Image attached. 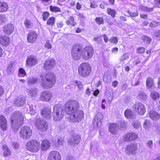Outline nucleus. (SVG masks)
Segmentation results:
<instances>
[{"label":"nucleus","instance_id":"f257e3e1","mask_svg":"<svg viewBox=\"0 0 160 160\" xmlns=\"http://www.w3.org/2000/svg\"><path fill=\"white\" fill-rule=\"evenodd\" d=\"M65 107L66 113L70 114L68 118L70 122H78L81 120L83 116V113L81 110H78L79 104L77 101L70 100L66 103Z\"/></svg>","mask_w":160,"mask_h":160},{"label":"nucleus","instance_id":"f03ea898","mask_svg":"<svg viewBox=\"0 0 160 160\" xmlns=\"http://www.w3.org/2000/svg\"><path fill=\"white\" fill-rule=\"evenodd\" d=\"M71 53L72 57L75 60H79L81 58L87 60L92 57L94 50L88 46L83 48L81 44H76L73 46Z\"/></svg>","mask_w":160,"mask_h":160},{"label":"nucleus","instance_id":"7ed1b4c3","mask_svg":"<svg viewBox=\"0 0 160 160\" xmlns=\"http://www.w3.org/2000/svg\"><path fill=\"white\" fill-rule=\"evenodd\" d=\"M12 129L17 131L23 124L24 117L22 113L18 111L13 112L10 118Z\"/></svg>","mask_w":160,"mask_h":160},{"label":"nucleus","instance_id":"20e7f679","mask_svg":"<svg viewBox=\"0 0 160 160\" xmlns=\"http://www.w3.org/2000/svg\"><path fill=\"white\" fill-rule=\"evenodd\" d=\"M40 77L41 84L45 88L52 87L56 82L55 75L52 72H48L43 75H41Z\"/></svg>","mask_w":160,"mask_h":160},{"label":"nucleus","instance_id":"39448f33","mask_svg":"<svg viewBox=\"0 0 160 160\" xmlns=\"http://www.w3.org/2000/svg\"><path fill=\"white\" fill-rule=\"evenodd\" d=\"M78 71V73L81 77H86L90 73L91 68L88 63H83L79 66Z\"/></svg>","mask_w":160,"mask_h":160},{"label":"nucleus","instance_id":"423d86ee","mask_svg":"<svg viewBox=\"0 0 160 160\" xmlns=\"http://www.w3.org/2000/svg\"><path fill=\"white\" fill-rule=\"evenodd\" d=\"M19 134L20 137L22 139L28 140L32 135V130L29 127H22L20 131Z\"/></svg>","mask_w":160,"mask_h":160},{"label":"nucleus","instance_id":"0eeeda50","mask_svg":"<svg viewBox=\"0 0 160 160\" xmlns=\"http://www.w3.org/2000/svg\"><path fill=\"white\" fill-rule=\"evenodd\" d=\"M28 150L33 152H38L40 148V144L37 141L32 140L29 141L26 144Z\"/></svg>","mask_w":160,"mask_h":160},{"label":"nucleus","instance_id":"6e6552de","mask_svg":"<svg viewBox=\"0 0 160 160\" xmlns=\"http://www.w3.org/2000/svg\"><path fill=\"white\" fill-rule=\"evenodd\" d=\"M64 112L62 108L56 106L54 107L52 112L53 119L55 121H59L64 116Z\"/></svg>","mask_w":160,"mask_h":160},{"label":"nucleus","instance_id":"1a4fd4ad","mask_svg":"<svg viewBox=\"0 0 160 160\" xmlns=\"http://www.w3.org/2000/svg\"><path fill=\"white\" fill-rule=\"evenodd\" d=\"M35 125L37 129L42 132L46 130L48 128V122L40 119L39 117L35 119Z\"/></svg>","mask_w":160,"mask_h":160},{"label":"nucleus","instance_id":"9d476101","mask_svg":"<svg viewBox=\"0 0 160 160\" xmlns=\"http://www.w3.org/2000/svg\"><path fill=\"white\" fill-rule=\"evenodd\" d=\"M132 108L140 115H143L146 112L144 105L139 102H135L132 106Z\"/></svg>","mask_w":160,"mask_h":160},{"label":"nucleus","instance_id":"9b49d317","mask_svg":"<svg viewBox=\"0 0 160 160\" xmlns=\"http://www.w3.org/2000/svg\"><path fill=\"white\" fill-rule=\"evenodd\" d=\"M138 146L137 143H132L128 145L125 148L126 152L128 154L135 153L138 149Z\"/></svg>","mask_w":160,"mask_h":160},{"label":"nucleus","instance_id":"f8f14e48","mask_svg":"<svg viewBox=\"0 0 160 160\" xmlns=\"http://www.w3.org/2000/svg\"><path fill=\"white\" fill-rule=\"evenodd\" d=\"M103 118V115L100 112L98 113L94 118L93 125L94 126L99 127L102 124V120Z\"/></svg>","mask_w":160,"mask_h":160},{"label":"nucleus","instance_id":"ddd939ff","mask_svg":"<svg viewBox=\"0 0 160 160\" xmlns=\"http://www.w3.org/2000/svg\"><path fill=\"white\" fill-rule=\"evenodd\" d=\"M48 160H61V154L58 152L52 151L49 154Z\"/></svg>","mask_w":160,"mask_h":160},{"label":"nucleus","instance_id":"4468645a","mask_svg":"<svg viewBox=\"0 0 160 160\" xmlns=\"http://www.w3.org/2000/svg\"><path fill=\"white\" fill-rule=\"evenodd\" d=\"M52 96V94L49 92L45 91L42 93L40 98L42 101L48 102L51 100Z\"/></svg>","mask_w":160,"mask_h":160},{"label":"nucleus","instance_id":"2eb2a0df","mask_svg":"<svg viewBox=\"0 0 160 160\" xmlns=\"http://www.w3.org/2000/svg\"><path fill=\"white\" fill-rule=\"evenodd\" d=\"M55 64V60L52 58L45 61L44 64L43 68L45 69H49L52 68Z\"/></svg>","mask_w":160,"mask_h":160},{"label":"nucleus","instance_id":"dca6fc26","mask_svg":"<svg viewBox=\"0 0 160 160\" xmlns=\"http://www.w3.org/2000/svg\"><path fill=\"white\" fill-rule=\"evenodd\" d=\"M26 99L25 97L20 96L14 101V104L16 106L22 107L26 103Z\"/></svg>","mask_w":160,"mask_h":160},{"label":"nucleus","instance_id":"f3484780","mask_svg":"<svg viewBox=\"0 0 160 160\" xmlns=\"http://www.w3.org/2000/svg\"><path fill=\"white\" fill-rule=\"evenodd\" d=\"M10 42L9 38L3 34H0V43L4 46H7Z\"/></svg>","mask_w":160,"mask_h":160},{"label":"nucleus","instance_id":"a211bd4d","mask_svg":"<svg viewBox=\"0 0 160 160\" xmlns=\"http://www.w3.org/2000/svg\"><path fill=\"white\" fill-rule=\"evenodd\" d=\"M7 122L5 117L3 115L0 116V127L3 131H6L7 128Z\"/></svg>","mask_w":160,"mask_h":160},{"label":"nucleus","instance_id":"6ab92c4d","mask_svg":"<svg viewBox=\"0 0 160 160\" xmlns=\"http://www.w3.org/2000/svg\"><path fill=\"white\" fill-rule=\"evenodd\" d=\"M38 62V59L33 56H30L28 57L26 60V64L30 66L35 65Z\"/></svg>","mask_w":160,"mask_h":160},{"label":"nucleus","instance_id":"aec40b11","mask_svg":"<svg viewBox=\"0 0 160 160\" xmlns=\"http://www.w3.org/2000/svg\"><path fill=\"white\" fill-rule=\"evenodd\" d=\"M80 138L78 135L73 136L70 139L68 142L71 146L77 145L80 142Z\"/></svg>","mask_w":160,"mask_h":160},{"label":"nucleus","instance_id":"412c9836","mask_svg":"<svg viewBox=\"0 0 160 160\" xmlns=\"http://www.w3.org/2000/svg\"><path fill=\"white\" fill-rule=\"evenodd\" d=\"M38 35L34 32H30L27 35L28 41L30 42H34L37 39Z\"/></svg>","mask_w":160,"mask_h":160},{"label":"nucleus","instance_id":"4be33fe9","mask_svg":"<svg viewBox=\"0 0 160 160\" xmlns=\"http://www.w3.org/2000/svg\"><path fill=\"white\" fill-rule=\"evenodd\" d=\"M138 137L137 135L134 133H128L124 136L125 141L128 142L135 140Z\"/></svg>","mask_w":160,"mask_h":160},{"label":"nucleus","instance_id":"5701e85b","mask_svg":"<svg viewBox=\"0 0 160 160\" xmlns=\"http://www.w3.org/2000/svg\"><path fill=\"white\" fill-rule=\"evenodd\" d=\"M14 27L13 25L8 24L5 25L3 28L4 32L8 35H10L14 31Z\"/></svg>","mask_w":160,"mask_h":160},{"label":"nucleus","instance_id":"b1692460","mask_svg":"<svg viewBox=\"0 0 160 160\" xmlns=\"http://www.w3.org/2000/svg\"><path fill=\"white\" fill-rule=\"evenodd\" d=\"M42 115L47 119H49L51 117V111L49 108H44L41 111Z\"/></svg>","mask_w":160,"mask_h":160},{"label":"nucleus","instance_id":"393cba45","mask_svg":"<svg viewBox=\"0 0 160 160\" xmlns=\"http://www.w3.org/2000/svg\"><path fill=\"white\" fill-rule=\"evenodd\" d=\"M50 147V143L47 140H44L42 141L41 145V149L43 151L47 150Z\"/></svg>","mask_w":160,"mask_h":160},{"label":"nucleus","instance_id":"a878e982","mask_svg":"<svg viewBox=\"0 0 160 160\" xmlns=\"http://www.w3.org/2000/svg\"><path fill=\"white\" fill-rule=\"evenodd\" d=\"M36 107L32 104H28L27 108V112L31 115H34L35 113Z\"/></svg>","mask_w":160,"mask_h":160},{"label":"nucleus","instance_id":"bb28decb","mask_svg":"<svg viewBox=\"0 0 160 160\" xmlns=\"http://www.w3.org/2000/svg\"><path fill=\"white\" fill-rule=\"evenodd\" d=\"M150 118L153 120L160 119V114L154 111L151 110L149 112Z\"/></svg>","mask_w":160,"mask_h":160},{"label":"nucleus","instance_id":"cd10ccee","mask_svg":"<svg viewBox=\"0 0 160 160\" xmlns=\"http://www.w3.org/2000/svg\"><path fill=\"white\" fill-rule=\"evenodd\" d=\"M119 129V126L117 124L112 123L110 124L109 129L110 132L112 134H115L117 130Z\"/></svg>","mask_w":160,"mask_h":160},{"label":"nucleus","instance_id":"c85d7f7f","mask_svg":"<svg viewBox=\"0 0 160 160\" xmlns=\"http://www.w3.org/2000/svg\"><path fill=\"white\" fill-rule=\"evenodd\" d=\"M8 4L4 2H0V12H6L8 9Z\"/></svg>","mask_w":160,"mask_h":160},{"label":"nucleus","instance_id":"c756f323","mask_svg":"<svg viewBox=\"0 0 160 160\" xmlns=\"http://www.w3.org/2000/svg\"><path fill=\"white\" fill-rule=\"evenodd\" d=\"M39 80L38 78L34 77H29L27 78L28 84H34L37 82Z\"/></svg>","mask_w":160,"mask_h":160},{"label":"nucleus","instance_id":"7c9ffc66","mask_svg":"<svg viewBox=\"0 0 160 160\" xmlns=\"http://www.w3.org/2000/svg\"><path fill=\"white\" fill-rule=\"evenodd\" d=\"M153 80L150 77L148 78L146 81V86L147 88H150L153 86Z\"/></svg>","mask_w":160,"mask_h":160},{"label":"nucleus","instance_id":"2f4dec72","mask_svg":"<svg viewBox=\"0 0 160 160\" xmlns=\"http://www.w3.org/2000/svg\"><path fill=\"white\" fill-rule=\"evenodd\" d=\"M3 149L4 150L3 155L5 157H7L10 155L11 151L9 149L7 146H3Z\"/></svg>","mask_w":160,"mask_h":160},{"label":"nucleus","instance_id":"473e14b6","mask_svg":"<svg viewBox=\"0 0 160 160\" xmlns=\"http://www.w3.org/2000/svg\"><path fill=\"white\" fill-rule=\"evenodd\" d=\"M147 98L146 94L142 92H140L137 96V98L139 100H145Z\"/></svg>","mask_w":160,"mask_h":160},{"label":"nucleus","instance_id":"72a5a7b5","mask_svg":"<svg viewBox=\"0 0 160 160\" xmlns=\"http://www.w3.org/2000/svg\"><path fill=\"white\" fill-rule=\"evenodd\" d=\"M24 23L25 27L27 28H31L33 26V24L31 21L27 19L25 20Z\"/></svg>","mask_w":160,"mask_h":160},{"label":"nucleus","instance_id":"f704fd0d","mask_svg":"<svg viewBox=\"0 0 160 160\" xmlns=\"http://www.w3.org/2000/svg\"><path fill=\"white\" fill-rule=\"evenodd\" d=\"M28 92L30 96L32 97L36 95L37 93V90L33 88L28 90Z\"/></svg>","mask_w":160,"mask_h":160},{"label":"nucleus","instance_id":"c9c22d12","mask_svg":"<svg viewBox=\"0 0 160 160\" xmlns=\"http://www.w3.org/2000/svg\"><path fill=\"white\" fill-rule=\"evenodd\" d=\"M124 115L127 118H131L132 116V112L130 110L127 109L125 111Z\"/></svg>","mask_w":160,"mask_h":160},{"label":"nucleus","instance_id":"e433bc0d","mask_svg":"<svg viewBox=\"0 0 160 160\" xmlns=\"http://www.w3.org/2000/svg\"><path fill=\"white\" fill-rule=\"evenodd\" d=\"M118 126H119V128H126L127 125V123L123 120H121L117 124Z\"/></svg>","mask_w":160,"mask_h":160},{"label":"nucleus","instance_id":"4c0bfd02","mask_svg":"<svg viewBox=\"0 0 160 160\" xmlns=\"http://www.w3.org/2000/svg\"><path fill=\"white\" fill-rule=\"evenodd\" d=\"M55 18L54 17L50 18L47 21V24L52 26L55 23Z\"/></svg>","mask_w":160,"mask_h":160},{"label":"nucleus","instance_id":"58836bf2","mask_svg":"<svg viewBox=\"0 0 160 160\" xmlns=\"http://www.w3.org/2000/svg\"><path fill=\"white\" fill-rule=\"evenodd\" d=\"M142 39L144 42H145L146 43H148V44L150 43L152 40L150 37L146 35L143 36L142 38Z\"/></svg>","mask_w":160,"mask_h":160},{"label":"nucleus","instance_id":"ea45409f","mask_svg":"<svg viewBox=\"0 0 160 160\" xmlns=\"http://www.w3.org/2000/svg\"><path fill=\"white\" fill-rule=\"evenodd\" d=\"M154 7L149 8L146 6H141L140 9L144 11L147 12H151L153 11Z\"/></svg>","mask_w":160,"mask_h":160},{"label":"nucleus","instance_id":"a19ab883","mask_svg":"<svg viewBox=\"0 0 160 160\" xmlns=\"http://www.w3.org/2000/svg\"><path fill=\"white\" fill-rule=\"evenodd\" d=\"M64 139L61 138L58 139L57 141L55 143V145L57 147H59L60 146L62 145L63 143Z\"/></svg>","mask_w":160,"mask_h":160},{"label":"nucleus","instance_id":"79ce46f5","mask_svg":"<svg viewBox=\"0 0 160 160\" xmlns=\"http://www.w3.org/2000/svg\"><path fill=\"white\" fill-rule=\"evenodd\" d=\"M75 86H77L79 90H82L83 89V86L82 83L79 81L76 80L74 83Z\"/></svg>","mask_w":160,"mask_h":160},{"label":"nucleus","instance_id":"37998d69","mask_svg":"<svg viewBox=\"0 0 160 160\" xmlns=\"http://www.w3.org/2000/svg\"><path fill=\"white\" fill-rule=\"evenodd\" d=\"M107 12L108 14L111 15L113 17H115V14L117 13L116 12L115 10L110 8L108 9Z\"/></svg>","mask_w":160,"mask_h":160},{"label":"nucleus","instance_id":"c03bdc74","mask_svg":"<svg viewBox=\"0 0 160 160\" xmlns=\"http://www.w3.org/2000/svg\"><path fill=\"white\" fill-rule=\"evenodd\" d=\"M50 11L52 12H60L61 9L58 7L51 5L50 7Z\"/></svg>","mask_w":160,"mask_h":160},{"label":"nucleus","instance_id":"a18cd8bd","mask_svg":"<svg viewBox=\"0 0 160 160\" xmlns=\"http://www.w3.org/2000/svg\"><path fill=\"white\" fill-rule=\"evenodd\" d=\"M7 71L9 74H10L14 71V68L12 66V64L11 63L8 66L7 68Z\"/></svg>","mask_w":160,"mask_h":160},{"label":"nucleus","instance_id":"49530a36","mask_svg":"<svg viewBox=\"0 0 160 160\" xmlns=\"http://www.w3.org/2000/svg\"><path fill=\"white\" fill-rule=\"evenodd\" d=\"M133 127L136 129H138L141 126V123L138 121H135L132 123Z\"/></svg>","mask_w":160,"mask_h":160},{"label":"nucleus","instance_id":"de8ad7c7","mask_svg":"<svg viewBox=\"0 0 160 160\" xmlns=\"http://www.w3.org/2000/svg\"><path fill=\"white\" fill-rule=\"evenodd\" d=\"M151 96L154 100H156L159 97L158 94L155 92H153L151 93Z\"/></svg>","mask_w":160,"mask_h":160},{"label":"nucleus","instance_id":"09e8293b","mask_svg":"<svg viewBox=\"0 0 160 160\" xmlns=\"http://www.w3.org/2000/svg\"><path fill=\"white\" fill-rule=\"evenodd\" d=\"M95 21L99 25L103 24L104 23L103 19L102 18H97L95 19Z\"/></svg>","mask_w":160,"mask_h":160},{"label":"nucleus","instance_id":"8fccbe9b","mask_svg":"<svg viewBox=\"0 0 160 160\" xmlns=\"http://www.w3.org/2000/svg\"><path fill=\"white\" fill-rule=\"evenodd\" d=\"M151 125L150 121L149 120H145L143 123V126L145 128H147Z\"/></svg>","mask_w":160,"mask_h":160},{"label":"nucleus","instance_id":"3c124183","mask_svg":"<svg viewBox=\"0 0 160 160\" xmlns=\"http://www.w3.org/2000/svg\"><path fill=\"white\" fill-rule=\"evenodd\" d=\"M127 12L131 17H136L138 16V13L137 11H136V12H132L128 10L127 11Z\"/></svg>","mask_w":160,"mask_h":160},{"label":"nucleus","instance_id":"603ef678","mask_svg":"<svg viewBox=\"0 0 160 160\" xmlns=\"http://www.w3.org/2000/svg\"><path fill=\"white\" fill-rule=\"evenodd\" d=\"M145 51V49L143 47H140L138 48L136 50L137 53L139 54H142Z\"/></svg>","mask_w":160,"mask_h":160},{"label":"nucleus","instance_id":"864d4df0","mask_svg":"<svg viewBox=\"0 0 160 160\" xmlns=\"http://www.w3.org/2000/svg\"><path fill=\"white\" fill-rule=\"evenodd\" d=\"M159 25V22L153 21L150 23L149 24V26L151 28H153L155 27L158 26Z\"/></svg>","mask_w":160,"mask_h":160},{"label":"nucleus","instance_id":"5fc2aeb1","mask_svg":"<svg viewBox=\"0 0 160 160\" xmlns=\"http://www.w3.org/2000/svg\"><path fill=\"white\" fill-rule=\"evenodd\" d=\"M11 146L14 149L18 148L19 147L18 143L17 142H11Z\"/></svg>","mask_w":160,"mask_h":160},{"label":"nucleus","instance_id":"6e6d98bb","mask_svg":"<svg viewBox=\"0 0 160 160\" xmlns=\"http://www.w3.org/2000/svg\"><path fill=\"white\" fill-rule=\"evenodd\" d=\"M118 41V40L117 37H113L109 40V41L113 43H117Z\"/></svg>","mask_w":160,"mask_h":160},{"label":"nucleus","instance_id":"4d7b16f0","mask_svg":"<svg viewBox=\"0 0 160 160\" xmlns=\"http://www.w3.org/2000/svg\"><path fill=\"white\" fill-rule=\"evenodd\" d=\"M49 15V13L48 12H44L42 13V16L43 17V19L44 21H45L48 18Z\"/></svg>","mask_w":160,"mask_h":160},{"label":"nucleus","instance_id":"13d9d810","mask_svg":"<svg viewBox=\"0 0 160 160\" xmlns=\"http://www.w3.org/2000/svg\"><path fill=\"white\" fill-rule=\"evenodd\" d=\"M129 57V55L128 54L126 53L125 54L122 55L120 58V60L121 61H123L126 59L128 58Z\"/></svg>","mask_w":160,"mask_h":160},{"label":"nucleus","instance_id":"bf43d9fd","mask_svg":"<svg viewBox=\"0 0 160 160\" xmlns=\"http://www.w3.org/2000/svg\"><path fill=\"white\" fill-rule=\"evenodd\" d=\"M5 16L3 14H0V24H1L6 20Z\"/></svg>","mask_w":160,"mask_h":160},{"label":"nucleus","instance_id":"052dcab7","mask_svg":"<svg viewBox=\"0 0 160 160\" xmlns=\"http://www.w3.org/2000/svg\"><path fill=\"white\" fill-rule=\"evenodd\" d=\"M45 47L46 48L48 49H50L52 48V45L50 43L49 40H48L47 41Z\"/></svg>","mask_w":160,"mask_h":160},{"label":"nucleus","instance_id":"680f3d73","mask_svg":"<svg viewBox=\"0 0 160 160\" xmlns=\"http://www.w3.org/2000/svg\"><path fill=\"white\" fill-rule=\"evenodd\" d=\"M74 18L72 17H70L69 20L72 26H75L76 24L75 22H74Z\"/></svg>","mask_w":160,"mask_h":160},{"label":"nucleus","instance_id":"e2e57ef3","mask_svg":"<svg viewBox=\"0 0 160 160\" xmlns=\"http://www.w3.org/2000/svg\"><path fill=\"white\" fill-rule=\"evenodd\" d=\"M154 36L158 39H160V30L154 33Z\"/></svg>","mask_w":160,"mask_h":160},{"label":"nucleus","instance_id":"0e129e2a","mask_svg":"<svg viewBox=\"0 0 160 160\" xmlns=\"http://www.w3.org/2000/svg\"><path fill=\"white\" fill-rule=\"evenodd\" d=\"M153 142L151 140L149 141L147 143V146L150 149H152V147Z\"/></svg>","mask_w":160,"mask_h":160},{"label":"nucleus","instance_id":"69168bd1","mask_svg":"<svg viewBox=\"0 0 160 160\" xmlns=\"http://www.w3.org/2000/svg\"><path fill=\"white\" fill-rule=\"evenodd\" d=\"M19 72L20 73L24 74V75H26V73L25 70L22 68H20L19 70Z\"/></svg>","mask_w":160,"mask_h":160},{"label":"nucleus","instance_id":"338daca9","mask_svg":"<svg viewBox=\"0 0 160 160\" xmlns=\"http://www.w3.org/2000/svg\"><path fill=\"white\" fill-rule=\"evenodd\" d=\"M140 83V81H134L133 80H132L131 82V84L133 86H137Z\"/></svg>","mask_w":160,"mask_h":160},{"label":"nucleus","instance_id":"774afa93","mask_svg":"<svg viewBox=\"0 0 160 160\" xmlns=\"http://www.w3.org/2000/svg\"><path fill=\"white\" fill-rule=\"evenodd\" d=\"M90 7L92 8H95L97 7V5L96 2H93L91 3Z\"/></svg>","mask_w":160,"mask_h":160}]
</instances>
